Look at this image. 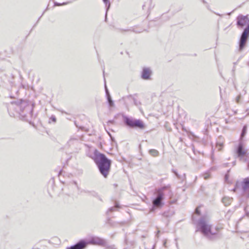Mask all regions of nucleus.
Wrapping results in <instances>:
<instances>
[{"label": "nucleus", "instance_id": "obj_27", "mask_svg": "<svg viewBox=\"0 0 249 249\" xmlns=\"http://www.w3.org/2000/svg\"><path fill=\"white\" fill-rule=\"evenodd\" d=\"M79 129H81L82 130H83V131H87V130L86 129L85 127L84 126H80L79 127Z\"/></svg>", "mask_w": 249, "mask_h": 249}, {"label": "nucleus", "instance_id": "obj_41", "mask_svg": "<svg viewBox=\"0 0 249 249\" xmlns=\"http://www.w3.org/2000/svg\"><path fill=\"white\" fill-rule=\"evenodd\" d=\"M106 247H107V248H109V247H107V246Z\"/></svg>", "mask_w": 249, "mask_h": 249}, {"label": "nucleus", "instance_id": "obj_36", "mask_svg": "<svg viewBox=\"0 0 249 249\" xmlns=\"http://www.w3.org/2000/svg\"><path fill=\"white\" fill-rule=\"evenodd\" d=\"M133 31L135 32H136V33H140L141 32L140 31H138V32L137 31Z\"/></svg>", "mask_w": 249, "mask_h": 249}, {"label": "nucleus", "instance_id": "obj_33", "mask_svg": "<svg viewBox=\"0 0 249 249\" xmlns=\"http://www.w3.org/2000/svg\"><path fill=\"white\" fill-rule=\"evenodd\" d=\"M107 132L108 134V135H109V136L110 137L111 140L113 141V138H112L111 134L109 132H108V131H107Z\"/></svg>", "mask_w": 249, "mask_h": 249}, {"label": "nucleus", "instance_id": "obj_22", "mask_svg": "<svg viewBox=\"0 0 249 249\" xmlns=\"http://www.w3.org/2000/svg\"><path fill=\"white\" fill-rule=\"evenodd\" d=\"M56 122V118L54 116H52L50 118V121L49 122V123H55Z\"/></svg>", "mask_w": 249, "mask_h": 249}, {"label": "nucleus", "instance_id": "obj_8", "mask_svg": "<svg viewBox=\"0 0 249 249\" xmlns=\"http://www.w3.org/2000/svg\"><path fill=\"white\" fill-rule=\"evenodd\" d=\"M123 117L125 124H143V122L140 119L129 118L125 116H123Z\"/></svg>", "mask_w": 249, "mask_h": 249}, {"label": "nucleus", "instance_id": "obj_40", "mask_svg": "<svg viewBox=\"0 0 249 249\" xmlns=\"http://www.w3.org/2000/svg\"><path fill=\"white\" fill-rule=\"evenodd\" d=\"M175 126H176L177 125H175ZM176 127L177 129H178V127Z\"/></svg>", "mask_w": 249, "mask_h": 249}, {"label": "nucleus", "instance_id": "obj_6", "mask_svg": "<svg viewBox=\"0 0 249 249\" xmlns=\"http://www.w3.org/2000/svg\"><path fill=\"white\" fill-rule=\"evenodd\" d=\"M236 154L240 160L244 162L247 161L246 158L248 157V154L247 153V150L244 149L243 144L241 142H240L237 148Z\"/></svg>", "mask_w": 249, "mask_h": 249}, {"label": "nucleus", "instance_id": "obj_35", "mask_svg": "<svg viewBox=\"0 0 249 249\" xmlns=\"http://www.w3.org/2000/svg\"><path fill=\"white\" fill-rule=\"evenodd\" d=\"M228 175H225V179H228Z\"/></svg>", "mask_w": 249, "mask_h": 249}, {"label": "nucleus", "instance_id": "obj_31", "mask_svg": "<svg viewBox=\"0 0 249 249\" xmlns=\"http://www.w3.org/2000/svg\"><path fill=\"white\" fill-rule=\"evenodd\" d=\"M82 192L88 194L89 195L90 192H91V191H86V190H83Z\"/></svg>", "mask_w": 249, "mask_h": 249}, {"label": "nucleus", "instance_id": "obj_37", "mask_svg": "<svg viewBox=\"0 0 249 249\" xmlns=\"http://www.w3.org/2000/svg\"><path fill=\"white\" fill-rule=\"evenodd\" d=\"M114 247V245H112V246H111V248H111V249H113Z\"/></svg>", "mask_w": 249, "mask_h": 249}, {"label": "nucleus", "instance_id": "obj_9", "mask_svg": "<svg viewBox=\"0 0 249 249\" xmlns=\"http://www.w3.org/2000/svg\"><path fill=\"white\" fill-rule=\"evenodd\" d=\"M87 247V243L85 240H81L76 244L68 247L67 249H85Z\"/></svg>", "mask_w": 249, "mask_h": 249}, {"label": "nucleus", "instance_id": "obj_24", "mask_svg": "<svg viewBox=\"0 0 249 249\" xmlns=\"http://www.w3.org/2000/svg\"><path fill=\"white\" fill-rule=\"evenodd\" d=\"M89 195H91L94 196H97V194L94 191H91V192H90Z\"/></svg>", "mask_w": 249, "mask_h": 249}, {"label": "nucleus", "instance_id": "obj_15", "mask_svg": "<svg viewBox=\"0 0 249 249\" xmlns=\"http://www.w3.org/2000/svg\"><path fill=\"white\" fill-rule=\"evenodd\" d=\"M118 208H120L119 204L117 202H115V206L109 208L108 210L107 211V214H108L109 213L116 211V209Z\"/></svg>", "mask_w": 249, "mask_h": 249}, {"label": "nucleus", "instance_id": "obj_21", "mask_svg": "<svg viewBox=\"0 0 249 249\" xmlns=\"http://www.w3.org/2000/svg\"><path fill=\"white\" fill-rule=\"evenodd\" d=\"M223 147V143H218L217 142L216 143V147L218 148V150L220 151L222 149V148Z\"/></svg>", "mask_w": 249, "mask_h": 249}, {"label": "nucleus", "instance_id": "obj_16", "mask_svg": "<svg viewBox=\"0 0 249 249\" xmlns=\"http://www.w3.org/2000/svg\"><path fill=\"white\" fill-rule=\"evenodd\" d=\"M246 133H247V126L244 125L243 128V129L242 130V132H241V134L240 135V141H242V140L243 139L244 137L246 134Z\"/></svg>", "mask_w": 249, "mask_h": 249}, {"label": "nucleus", "instance_id": "obj_4", "mask_svg": "<svg viewBox=\"0 0 249 249\" xmlns=\"http://www.w3.org/2000/svg\"><path fill=\"white\" fill-rule=\"evenodd\" d=\"M166 189H169V186H164L159 189L157 192V196L152 201L153 207H160L163 205V192ZM170 191V190H169Z\"/></svg>", "mask_w": 249, "mask_h": 249}, {"label": "nucleus", "instance_id": "obj_5", "mask_svg": "<svg viewBox=\"0 0 249 249\" xmlns=\"http://www.w3.org/2000/svg\"><path fill=\"white\" fill-rule=\"evenodd\" d=\"M87 246L88 244L101 246L103 247L107 246V242L104 239L98 236H92L89 237L87 241Z\"/></svg>", "mask_w": 249, "mask_h": 249}, {"label": "nucleus", "instance_id": "obj_14", "mask_svg": "<svg viewBox=\"0 0 249 249\" xmlns=\"http://www.w3.org/2000/svg\"><path fill=\"white\" fill-rule=\"evenodd\" d=\"M149 153L152 156L156 157L159 155V152L156 149H150L149 150Z\"/></svg>", "mask_w": 249, "mask_h": 249}, {"label": "nucleus", "instance_id": "obj_20", "mask_svg": "<svg viewBox=\"0 0 249 249\" xmlns=\"http://www.w3.org/2000/svg\"><path fill=\"white\" fill-rule=\"evenodd\" d=\"M34 126H35L36 129L39 130L41 131H43V130H45V127H44L43 125H37L38 126H39L38 127H37L36 125H34Z\"/></svg>", "mask_w": 249, "mask_h": 249}, {"label": "nucleus", "instance_id": "obj_23", "mask_svg": "<svg viewBox=\"0 0 249 249\" xmlns=\"http://www.w3.org/2000/svg\"><path fill=\"white\" fill-rule=\"evenodd\" d=\"M199 207H198L195 210V214H197L198 215H199L200 214V212L199 210Z\"/></svg>", "mask_w": 249, "mask_h": 249}, {"label": "nucleus", "instance_id": "obj_26", "mask_svg": "<svg viewBox=\"0 0 249 249\" xmlns=\"http://www.w3.org/2000/svg\"><path fill=\"white\" fill-rule=\"evenodd\" d=\"M209 177H210V175L209 174L206 173L204 175V178L205 179H207L208 178H209Z\"/></svg>", "mask_w": 249, "mask_h": 249}, {"label": "nucleus", "instance_id": "obj_10", "mask_svg": "<svg viewBox=\"0 0 249 249\" xmlns=\"http://www.w3.org/2000/svg\"><path fill=\"white\" fill-rule=\"evenodd\" d=\"M151 73L152 72L150 69L144 68L143 69L142 73V78L144 80L149 79Z\"/></svg>", "mask_w": 249, "mask_h": 249}, {"label": "nucleus", "instance_id": "obj_38", "mask_svg": "<svg viewBox=\"0 0 249 249\" xmlns=\"http://www.w3.org/2000/svg\"><path fill=\"white\" fill-rule=\"evenodd\" d=\"M248 169H249V164H248Z\"/></svg>", "mask_w": 249, "mask_h": 249}, {"label": "nucleus", "instance_id": "obj_32", "mask_svg": "<svg viewBox=\"0 0 249 249\" xmlns=\"http://www.w3.org/2000/svg\"><path fill=\"white\" fill-rule=\"evenodd\" d=\"M179 127H180V128H181L183 130H184L185 131H186V132H187V130H186V129H185V128L183 127V125H179Z\"/></svg>", "mask_w": 249, "mask_h": 249}, {"label": "nucleus", "instance_id": "obj_34", "mask_svg": "<svg viewBox=\"0 0 249 249\" xmlns=\"http://www.w3.org/2000/svg\"><path fill=\"white\" fill-rule=\"evenodd\" d=\"M166 241L167 240H165L164 242H163V246L166 247Z\"/></svg>", "mask_w": 249, "mask_h": 249}, {"label": "nucleus", "instance_id": "obj_29", "mask_svg": "<svg viewBox=\"0 0 249 249\" xmlns=\"http://www.w3.org/2000/svg\"><path fill=\"white\" fill-rule=\"evenodd\" d=\"M66 3H63V4L59 3H55V5L56 6H60L61 5L66 4Z\"/></svg>", "mask_w": 249, "mask_h": 249}, {"label": "nucleus", "instance_id": "obj_13", "mask_svg": "<svg viewBox=\"0 0 249 249\" xmlns=\"http://www.w3.org/2000/svg\"><path fill=\"white\" fill-rule=\"evenodd\" d=\"M232 198L228 196L224 197L222 199V202L225 206L229 205L232 202Z\"/></svg>", "mask_w": 249, "mask_h": 249}, {"label": "nucleus", "instance_id": "obj_7", "mask_svg": "<svg viewBox=\"0 0 249 249\" xmlns=\"http://www.w3.org/2000/svg\"><path fill=\"white\" fill-rule=\"evenodd\" d=\"M249 36V28L244 30L239 41V51H241L244 48L248 37Z\"/></svg>", "mask_w": 249, "mask_h": 249}, {"label": "nucleus", "instance_id": "obj_3", "mask_svg": "<svg viewBox=\"0 0 249 249\" xmlns=\"http://www.w3.org/2000/svg\"><path fill=\"white\" fill-rule=\"evenodd\" d=\"M26 105V102L21 100L11 102L8 106L9 113L14 116H24L25 114L23 112V109Z\"/></svg>", "mask_w": 249, "mask_h": 249}, {"label": "nucleus", "instance_id": "obj_18", "mask_svg": "<svg viewBox=\"0 0 249 249\" xmlns=\"http://www.w3.org/2000/svg\"><path fill=\"white\" fill-rule=\"evenodd\" d=\"M107 99L109 107H113L114 106V103L113 100L111 99V96H108Z\"/></svg>", "mask_w": 249, "mask_h": 249}, {"label": "nucleus", "instance_id": "obj_30", "mask_svg": "<svg viewBox=\"0 0 249 249\" xmlns=\"http://www.w3.org/2000/svg\"><path fill=\"white\" fill-rule=\"evenodd\" d=\"M165 126H166V129L167 130H168V131H170L171 130V129H170V128L169 127L170 125H165Z\"/></svg>", "mask_w": 249, "mask_h": 249}, {"label": "nucleus", "instance_id": "obj_12", "mask_svg": "<svg viewBox=\"0 0 249 249\" xmlns=\"http://www.w3.org/2000/svg\"><path fill=\"white\" fill-rule=\"evenodd\" d=\"M173 173L175 174V175L176 176V177L181 180L183 181L186 178V175L185 173H183L181 175H179L178 174V173L176 171V170L173 169L172 170Z\"/></svg>", "mask_w": 249, "mask_h": 249}, {"label": "nucleus", "instance_id": "obj_17", "mask_svg": "<svg viewBox=\"0 0 249 249\" xmlns=\"http://www.w3.org/2000/svg\"><path fill=\"white\" fill-rule=\"evenodd\" d=\"M105 4H106V6L107 7V11H106V20L107 19V12L108 10L109 9L110 5V3L109 1V0H103Z\"/></svg>", "mask_w": 249, "mask_h": 249}, {"label": "nucleus", "instance_id": "obj_2", "mask_svg": "<svg viewBox=\"0 0 249 249\" xmlns=\"http://www.w3.org/2000/svg\"><path fill=\"white\" fill-rule=\"evenodd\" d=\"M193 222L196 224L197 231H200L204 235L210 238L211 235L215 234L212 231V225L210 222L209 217L207 215H204L197 221L195 219V215L192 216Z\"/></svg>", "mask_w": 249, "mask_h": 249}, {"label": "nucleus", "instance_id": "obj_19", "mask_svg": "<svg viewBox=\"0 0 249 249\" xmlns=\"http://www.w3.org/2000/svg\"><path fill=\"white\" fill-rule=\"evenodd\" d=\"M131 127L135 128V129H143L144 128L145 125H128Z\"/></svg>", "mask_w": 249, "mask_h": 249}, {"label": "nucleus", "instance_id": "obj_11", "mask_svg": "<svg viewBox=\"0 0 249 249\" xmlns=\"http://www.w3.org/2000/svg\"><path fill=\"white\" fill-rule=\"evenodd\" d=\"M242 186L244 191H246L249 188V178H246L244 179Z\"/></svg>", "mask_w": 249, "mask_h": 249}, {"label": "nucleus", "instance_id": "obj_28", "mask_svg": "<svg viewBox=\"0 0 249 249\" xmlns=\"http://www.w3.org/2000/svg\"><path fill=\"white\" fill-rule=\"evenodd\" d=\"M240 95H239L236 98V101L237 103H239V100H240Z\"/></svg>", "mask_w": 249, "mask_h": 249}, {"label": "nucleus", "instance_id": "obj_39", "mask_svg": "<svg viewBox=\"0 0 249 249\" xmlns=\"http://www.w3.org/2000/svg\"><path fill=\"white\" fill-rule=\"evenodd\" d=\"M74 183L75 185H77V183H76V182H74Z\"/></svg>", "mask_w": 249, "mask_h": 249}, {"label": "nucleus", "instance_id": "obj_1", "mask_svg": "<svg viewBox=\"0 0 249 249\" xmlns=\"http://www.w3.org/2000/svg\"><path fill=\"white\" fill-rule=\"evenodd\" d=\"M92 158L98 167L101 174L105 178H107L110 169L111 160L107 158L105 155L100 153L97 149L94 150L93 156Z\"/></svg>", "mask_w": 249, "mask_h": 249}, {"label": "nucleus", "instance_id": "obj_25", "mask_svg": "<svg viewBox=\"0 0 249 249\" xmlns=\"http://www.w3.org/2000/svg\"><path fill=\"white\" fill-rule=\"evenodd\" d=\"M105 89H106V93L107 97H108V96H110L106 85H105Z\"/></svg>", "mask_w": 249, "mask_h": 249}]
</instances>
